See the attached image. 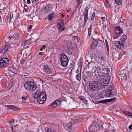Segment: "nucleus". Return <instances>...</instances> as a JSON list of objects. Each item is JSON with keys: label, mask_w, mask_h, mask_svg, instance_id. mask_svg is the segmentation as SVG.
<instances>
[{"label": "nucleus", "mask_w": 132, "mask_h": 132, "mask_svg": "<svg viewBox=\"0 0 132 132\" xmlns=\"http://www.w3.org/2000/svg\"><path fill=\"white\" fill-rule=\"evenodd\" d=\"M77 2L78 6H79L82 3V2L81 0H77Z\"/></svg>", "instance_id": "nucleus-48"}, {"label": "nucleus", "mask_w": 132, "mask_h": 132, "mask_svg": "<svg viewBox=\"0 0 132 132\" xmlns=\"http://www.w3.org/2000/svg\"><path fill=\"white\" fill-rule=\"evenodd\" d=\"M46 97V93L42 92L40 94V96L37 99V102L40 104H43L44 103Z\"/></svg>", "instance_id": "nucleus-6"}, {"label": "nucleus", "mask_w": 132, "mask_h": 132, "mask_svg": "<svg viewBox=\"0 0 132 132\" xmlns=\"http://www.w3.org/2000/svg\"><path fill=\"white\" fill-rule=\"evenodd\" d=\"M117 56V54H115V53H114V57H117V56Z\"/></svg>", "instance_id": "nucleus-64"}, {"label": "nucleus", "mask_w": 132, "mask_h": 132, "mask_svg": "<svg viewBox=\"0 0 132 132\" xmlns=\"http://www.w3.org/2000/svg\"><path fill=\"white\" fill-rule=\"evenodd\" d=\"M105 94L106 96L108 97H110L114 96L113 86L112 85H111L109 86V89L105 92Z\"/></svg>", "instance_id": "nucleus-8"}, {"label": "nucleus", "mask_w": 132, "mask_h": 132, "mask_svg": "<svg viewBox=\"0 0 132 132\" xmlns=\"http://www.w3.org/2000/svg\"><path fill=\"white\" fill-rule=\"evenodd\" d=\"M32 26H33L32 25H29V26L28 29L30 30V29H31V28H32Z\"/></svg>", "instance_id": "nucleus-55"}, {"label": "nucleus", "mask_w": 132, "mask_h": 132, "mask_svg": "<svg viewBox=\"0 0 132 132\" xmlns=\"http://www.w3.org/2000/svg\"><path fill=\"white\" fill-rule=\"evenodd\" d=\"M6 19L7 21L10 23L11 19V14L10 13L9 14V13L8 14L7 16Z\"/></svg>", "instance_id": "nucleus-37"}, {"label": "nucleus", "mask_w": 132, "mask_h": 132, "mask_svg": "<svg viewBox=\"0 0 132 132\" xmlns=\"http://www.w3.org/2000/svg\"><path fill=\"white\" fill-rule=\"evenodd\" d=\"M95 16V13H93V14L92 15V18L91 19V20L92 21H94V17Z\"/></svg>", "instance_id": "nucleus-47"}, {"label": "nucleus", "mask_w": 132, "mask_h": 132, "mask_svg": "<svg viewBox=\"0 0 132 132\" xmlns=\"http://www.w3.org/2000/svg\"><path fill=\"white\" fill-rule=\"evenodd\" d=\"M101 74H100L99 75V74H98V75H99V76L98 77V78H100V79L99 80V82H100V83L101 84V85L103 86L106 87L107 86H108V85L107 84H108L107 83L108 81L106 79H100L101 78H100L101 76L100 75H101ZM102 75H101V76H102Z\"/></svg>", "instance_id": "nucleus-10"}, {"label": "nucleus", "mask_w": 132, "mask_h": 132, "mask_svg": "<svg viewBox=\"0 0 132 132\" xmlns=\"http://www.w3.org/2000/svg\"><path fill=\"white\" fill-rule=\"evenodd\" d=\"M24 87L27 90L33 92L37 88L35 84L33 82L28 81L26 82L24 85Z\"/></svg>", "instance_id": "nucleus-2"}, {"label": "nucleus", "mask_w": 132, "mask_h": 132, "mask_svg": "<svg viewBox=\"0 0 132 132\" xmlns=\"http://www.w3.org/2000/svg\"><path fill=\"white\" fill-rule=\"evenodd\" d=\"M105 44L107 47V50H109V45L108 44V42L107 40H105Z\"/></svg>", "instance_id": "nucleus-49"}, {"label": "nucleus", "mask_w": 132, "mask_h": 132, "mask_svg": "<svg viewBox=\"0 0 132 132\" xmlns=\"http://www.w3.org/2000/svg\"><path fill=\"white\" fill-rule=\"evenodd\" d=\"M21 99L22 100H25L27 99L26 97L22 96L21 97Z\"/></svg>", "instance_id": "nucleus-54"}, {"label": "nucleus", "mask_w": 132, "mask_h": 132, "mask_svg": "<svg viewBox=\"0 0 132 132\" xmlns=\"http://www.w3.org/2000/svg\"><path fill=\"white\" fill-rule=\"evenodd\" d=\"M115 32L117 35H120L122 33V30L119 26L117 27L115 29Z\"/></svg>", "instance_id": "nucleus-18"}, {"label": "nucleus", "mask_w": 132, "mask_h": 132, "mask_svg": "<svg viewBox=\"0 0 132 132\" xmlns=\"http://www.w3.org/2000/svg\"><path fill=\"white\" fill-rule=\"evenodd\" d=\"M55 14L54 13H53L48 16V19L50 21H51L53 19L54 17Z\"/></svg>", "instance_id": "nucleus-33"}, {"label": "nucleus", "mask_w": 132, "mask_h": 132, "mask_svg": "<svg viewBox=\"0 0 132 132\" xmlns=\"http://www.w3.org/2000/svg\"><path fill=\"white\" fill-rule=\"evenodd\" d=\"M112 132H117V131L114 129H112Z\"/></svg>", "instance_id": "nucleus-61"}, {"label": "nucleus", "mask_w": 132, "mask_h": 132, "mask_svg": "<svg viewBox=\"0 0 132 132\" xmlns=\"http://www.w3.org/2000/svg\"><path fill=\"white\" fill-rule=\"evenodd\" d=\"M98 123L96 122H93L91 126L90 127V130L93 129L96 130L98 127Z\"/></svg>", "instance_id": "nucleus-16"}, {"label": "nucleus", "mask_w": 132, "mask_h": 132, "mask_svg": "<svg viewBox=\"0 0 132 132\" xmlns=\"http://www.w3.org/2000/svg\"><path fill=\"white\" fill-rule=\"evenodd\" d=\"M118 37V36H117V37L114 36L113 37V38L114 39H116V38H117Z\"/></svg>", "instance_id": "nucleus-60"}, {"label": "nucleus", "mask_w": 132, "mask_h": 132, "mask_svg": "<svg viewBox=\"0 0 132 132\" xmlns=\"http://www.w3.org/2000/svg\"><path fill=\"white\" fill-rule=\"evenodd\" d=\"M100 83L93 81H90L89 83L90 88L93 91L97 90L99 89Z\"/></svg>", "instance_id": "nucleus-7"}, {"label": "nucleus", "mask_w": 132, "mask_h": 132, "mask_svg": "<svg viewBox=\"0 0 132 132\" xmlns=\"http://www.w3.org/2000/svg\"><path fill=\"white\" fill-rule=\"evenodd\" d=\"M14 121L13 120H11L9 122V123L11 125H13L14 123Z\"/></svg>", "instance_id": "nucleus-52"}, {"label": "nucleus", "mask_w": 132, "mask_h": 132, "mask_svg": "<svg viewBox=\"0 0 132 132\" xmlns=\"http://www.w3.org/2000/svg\"><path fill=\"white\" fill-rule=\"evenodd\" d=\"M118 52L119 53V55L118 57V56L117 57H118L119 60H120L122 56L124 54H125L126 53L124 52L123 50H119Z\"/></svg>", "instance_id": "nucleus-26"}, {"label": "nucleus", "mask_w": 132, "mask_h": 132, "mask_svg": "<svg viewBox=\"0 0 132 132\" xmlns=\"http://www.w3.org/2000/svg\"><path fill=\"white\" fill-rule=\"evenodd\" d=\"M29 39L30 43L34 42L35 41L34 39L32 37H31Z\"/></svg>", "instance_id": "nucleus-46"}, {"label": "nucleus", "mask_w": 132, "mask_h": 132, "mask_svg": "<svg viewBox=\"0 0 132 132\" xmlns=\"http://www.w3.org/2000/svg\"><path fill=\"white\" fill-rule=\"evenodd\" d=\"M118 44L117 45V48L119 49H120L123 46V44L122 41L118 42Z\"/></svg>", "instance_id": "nucleus-29"}, {"label": "nucleus", "mask_w": 132, "mask_h": 132, "mask_svg": "<svg viewBox=\"0 0 132 132\" xmlns=\"http://www.w3.org/2000/svg\"><path fill=\"white\" fill-rule=\"evenodd\" d=\"M40 93L39 90L37 89L34 93L32 94V96L34 97L35 98H38Z\"/></svg>", "instance_id": "nucleus-20"}, {"label": "nucleus", "mask_w": 132, "mask_h": 132, "mask_svg": "<svg viewBox=\"0 0 132 132\" xmlns=\"http://www.w3.org/2000/svg\"><path fill=\"white\" fill-rule=\"evenodd\" d=\"M128 129L129 130L132 129V125H130Z\"/></svg>", "instance_id": "nucleus-56"}, {"label": "nucleus", "mask_w": 132, "mask_h": 132, "mask_svg": "<svg viewBox=\"0 0 132 132\" xmlns=\"http://www.w3.org/2000/svg\"><path fill=\"white\" fill-rule=\"evenodd\" d=\"M44 72L46 74H51L54 76L56 74L55 71L51 69L47 64H45L43 67Z\"/></svg>", "instance_id": "nucleus-4"}, {"label": "nucleus", "mask_w": 132, "mask_h": 132, "mask_svg": "<svg viewBox=\"0 0 132 132\" xmlns=\"http://www.w3.org/2000/svg\"><path fill=\"white\" fill-rule=\"evenodd\" d=\"M92 25H91L88 29V35L89 36L91 34L92 29Z\"/></svg>", "instance_id": "nucleus-39"}, {"label": "nucleus", "mask_w": 132, "mask_h": 132, "mask_svg": "<svg viewBox=\"0 0 132 132\" xmlns=\"http://www.w3.org/2000/svg\"><path fill=\"white\" fill-rule=\"evenodd\" d=\"M61 103V102L59 100H57L53 102L51 105V106L54 108H56Z\"/></svg>", "instance_id": "nucleus-17"}, {"label": "nucleus", "mask_w": 132, "mask_h": 132, "mask_svg": "<svg viewBox=\"0 0 132 132\" xmlns=\"http://www.w3.org/2000/svg\"><path fill=\"white\" fill-rule=\"evenodd\" d=\"M45 130L46 132H53L52 129L48 128H45Z\"/></svg>", "instance_id": "nucleus-44"}, {"label": "nucleus", "mask_w": 132, "mask_h": 132, "mask_svg": "<svg viewBox=\"0 0 132 132\" xmlns=\"http://www.w3.org/2000/svg\"><path fill=\"white\" fill-rule=\"evenodd\" d=\"M19 14H18V15H16V18L18 19V18H19Z\"/></svg>", "instance_id": "nucleus-62"}, {"label": "nucleus", "mask_w": 132, "mask_h": 132, "mask_svg": "<svg viewBox=\"0 0 132 132\" xmlns=\"http://www.w3.org/2000/svg\"><path fill=\"white\" fill-rule=\"evenodd\" d=\"M78 65L79 68L80 69H81L82 66V59H80L78 62Z\"/></svg>", "instance_id": "nucleus-36"}, {"label": "nucleus", "mask_w": 132, "mask_h": 132, "mask_svg": "<svg viewBox=\"0 0 132 132\" xmlns=\"http://www.w3.org/2000/svg\"><path fill=\"white\" fill-rule=\"evenodd\" d=\"M12 38L15 39H20V37L19 36V34H14L12 36H9V39Z\"/></svg>", "instance_id": "nucleus-28"}, {"label": "nucleus", "mask_w": 132, "mask_h": 132, "mask_svg": "<svg viewBox=\"0 0 132 132\" xmlns=\"http://www.w3.org/2000/svg\"><path fill=\"white\" fill-rule=\"evenodd\" d=\"M88 65V67L85 71V73L84 75L87 77H90V76H91V73H92L91 70H90L91 66L90 64H89Z\"/></svg>", "instance_id": "nucleus-12"}, {"label": "nucleus", "mask_w": 132, "mask_h": 132, "mask_svg": "<svg viewBox=\"0 0 132 132\" xmlns=\"http://www.w3.org/2000/svg\"><path fill=\"white\" fill-rule=\"evenodd\" d=\"M24 10L26 12H27L28 9V7L25 4H24Z\"/></svg>", "instance_id": "nucleus-50"}, {"label": "nucleus", "mask_w": 132, "mask_h": 132, "mask_svg": "<svg viewBox=\"0 0 132 132\" xmlns=\"http://www.w3.org/2000/svg\"><path fill=\"white\" fill-rule=\"evenodd\" d=\"M90 70H91V71L93 75H96L98 73H100V72L98 71L95 68H93L92 67H91Z\"/></svg>", "instance_id": "nucleus-27"}, {"label": "nucleus", "mask_w": 132, "mask_h": 132, "mask_svg": "<svg viewBox=\"0 0 132 132\" xmlns=\"http://www.w3.org/2000/svg\"><path fill=\"white\" fill-rule=\"evenodd\" d=\"M123 113L126 117L128 118L131 117L132 118V113L129 112L127 111H124L123 112Z\"/></svg>", "instance_id": "nucleus-23"}, {"label": "nucleus", "mask_w": 132, "mask_h": 132, "mask_svg": "<svg viewBox=\"0 0 132 132\" xmlns=\"http://www.w3.org/2000/svg\"><path fill=\"white\" fill-rule=\"evenodd\" d=\"M46 45H43L42 47H41V48L40 50H43V49H44L45 48H46Z\"/></svg>", "instance_id": "nucleus-51"}, {"label": "nucleus", "mask_w": 132, "mask_h": 132, "mask_svg": "<svg viewBox=\"0 0 132 132\" xmlns=\"http://www.w3.org/2000/svg\"><path fill=\"white\" fill-rule=\"evenodd\" d=\"M97 50H89L88 52V55L89 54L90 55H93V56L96 55L97 54H98L99 52H97Z\"/></svg>", "instance_id": "nucleus-21"}, {"label": "nucleus", "mask_w": 132, "mask_h": 132, "mask_svg": "<svg viewBox=\"0 0 132 132\" xmlns=\"http://www.w3.org/2000/svg\"><path fill=\"white\" fill-rule=\"evenodd\" d=\"M57 26L59 27V34L61 33L65 29V27L63 26V24L59 23L57 25Z\"/></svg>", "instance_id": "nucleus-22"}, {"label": "nucleus", "mask_w": 132, "mask_h": 132, "mask_svg": "<svg viewBox=\"0 0 132 132\" xmlns=\"http://www.w3.org/2000/svg\"><path fill=\"white\" fill-rule=\"evenodd\" d=\"M30 43L29 42V40L28 39L26 41H24L23 42H22L21 43V45L23 47L26 46L27 47L28 45L30 44Z\"/></svg>", "instance_id": "nucleus-25"}, {"label": "nucleus", "mask_w": 132, "mask_h": 132, "mask_svg": "<svg viewBox=\"0 0 132 132\" xmlns=\"http://www.w3.org/2000/svg\"><path fill=\"white\" fill-rule=\"evenodd\" d=\"M60 56L61 65L64 67H67L69 61L68 57L64 53L61 54Z\"/></svg>", "instance_id": "nucleus-3"}, {"label": "nucleus", "mask_w": 132, "mask_h": 132, "mask_svg": "<svg viewBox=\"0 0 132 132\" xmlns=\"http://www.w3.org/2000/svg\"><path fill=\"white\" fill-rule=\"evenodd\" d=\"M89 8L88 7H86L85 10L84 14L88 15V12Z\"/></svg>", "instance_id": "nucleus-45"}, {"label": "nucleus", "mask_w": 132, "mask_h": 132, "mask_svg": "<svg viewBox=\"0 0 132 132\" xmlns=\"http://www.w3.org/2000/svg\"><path fill=\"white\" fill-rule=\"evenodd\" d=\"M12 44H11L10 45H6L5 47L4 50H8V49L11 48L12 47Z\"/></svg>", "instance_id": "nucleus-41"}, {"label": "nucleus", "mask_w": 132, "mask_h": 132, "mask_svg": "<svg viewBox=\"0 0 132 132\" xmlns=\"http://www.w3.org/2000/svg\"><path fill=\"white\" fill-rule=\"evenodd\" d=\"M115 2L117 4L121 5L122 3V0H116Z\"/></svg>", "instance_id": "nucleus-43"}, {"label": "nucleus", "mask_w": 132, "mask_h": 132, "mask_svg": "<svg viewBox=\"0 0 132 132\" xmlns=\"http://www.w3.org/2000/svg\"><path fill=\"white\" fill-rule=\"evenodd\" d=\"M76 46L74 43H69L67 46L68 50H74L76 48Z\"/></svg>", "instance_id": "nucleus-19"}, {"label": "nucleus", "mask_w": 132, "mask_h": 132, "mask_svg": "<svg viewBox=\"0 0 132 132\" xmlns=\"http://www.w3.org/2000/svg\"><path fill=\"white\" fill-rule=\"evenodd\" d=\"M99 58L101 60L103 61V63L104 62L106 64V58L104 54H103L100 52L99 51Z\"/></svg>", "instance_id": "nucleus-14"}, {"label": "nucleus", "mask_w": 132, "mask_h": 132, "mask_svg": "<svg viewBox=\"0 0 132 132\" xmlns=\"http://www.w3.org/2000/svg\"><path fill=\"white\" fill-rule=\"evenodd\" d=\"M8 70L14 73L16 72V70L15 68L12 67H11L8 68Z\"/></svg>", "instance_id": "nucleus-32"}, {"label": "nucleus", "mask_w": 132, "mask_h": 132, "mask_svg": "<svg viewBox=\"0 0 132 132\" xmlns=\"http://www.w3.org/2000/svg\"><path fill=\"white\" fill-rule=\"evenodd\" d=\"M115 97L108 99H105L101 100L99 101L100 103H105L107 102H112L113 101Z\"/></svg>", "instance_id": "nucleus-24"}, {"label": "nucleus", "mask_w": 132, "mask_h": 132, "mask_svg": "<svg viewBox=\"0 0 132 132\" xmlns=\"http://www.w3.org/2000/svg\"><path fill=\"white\" fill-rule=\"evenodd\" d=\"M84 81H85V83H88L90 81V77H87L86 75H84L82 76Z\"/></svg>", "instance_id": "nucleus-30"}, {"label": "nucleus", "mask_w": 132, "mask_h": 132, "mask_svg": "<svg viewBox=\"0 0 132 132\" xmlns=\"http://www.w3.org/2000/svg\"><path fill=\"white\" fill-rule=\"evenodd\" d=\"M27 3L28 4H30V0H27Z\"/></svg>", "instance_id": "nucleus-59"}, {"label": "nucleus", "mask_w": 132, "mask_h": 132, "mask_svg": "<svg viewBox=\"0 0 132 132\" xmlns=\"http://www.w3.org/2000/svg\"><path fill=\"white\" fill-rule=\"evenodd\" d=\"M81 72H80L79 74H77L76 76V78L77 79L80 81L81 79Z\"/></svg>", "instance_id": "nucleus-38"}, {"label": "nucleus", "mask_w": 132, "mask_h": 132, "mask_svg": "<svg viewBox=\"0 0 132 132\" xmlns=\"http://www.w3.org/2000/svg\"><path fill=\"white\" fill-rule=\"evenodd\" d=\"M7 108L9 109H12L14 111H15L18 109L17 107L13 105H8Z\"/></svg>", "instance_id": "nucleus-31"}, {"label": "nucleus", "mask_w": 132, "mask_h": 132, "mask_svg": "<svg viewBox=\"0 0 132 132\" xmlns=\"http://www.w3.org/2000/svg\"><path fill=\"white\" fill-rule=\"evenodd\" d=\"M11 129H12V132H13V131H14L13 130V127H12L11 128Z\"/></svg>", "instance_id": "nucleus-63"}, {"label": "nucleus", "mask_w": 132, "mask_h": 132, "mask_svg": "<svg viewBox=\"0 0 132 132\" xmlns=\"http://www.w3.org/2000/svg\"><path fill=\"white\" fill-rule=\"evenodd\" d=\"M127 36L125 35H123L122 36V37L121 38V41L123 43L125 42V40L127 39Z\"/></svg>", "instance_id": "nucleus-34"}, {"label": "nucleus", "mask_w": 132, "mask_h": 132, "mask_svg": "<svg viewBox=\"0 0 132 132\" xmlns=\"http://www.w3.org/2000/svg\"><path fill=\"white\" fill-rule=\"evenodd\" d=\"M24 60H23V59H22V60H21V61H20V63L21 64H23V62H24Z\"/></svg>", "instance_id": "nucleus-57"}, {"label": "nucleus", "mask_w": 132, "mask_h": 132, "mask_svg": "<svg viewBox=\"0 0 132 132\" xmlns=\"http://www.w3.org/2000/svg\"><path fill=\"white\" fill-rule=\"evenodd\" d=\"M52 8V5L51 4H47L44 8L45 12H50Z\"/></svg>", "instance_id": "nucleus-15"}, {"label": "nucleus", "mask_w": 132, "mask_h": 132, "mask_svg": "<svg viewBox=\"0 0 132 132\" xmlns=\"http://www.w3.org/2000/svg\"><path fill=\"white\" fill-rule=\"evenodd\" d=\"M101 19L102 20V22H105V18L104 17H102L101 18Z\"/></svg>", "instance_id": "nucleus-53"}, {"label": "nucleus", "mask_w": 132, "mask_h": 132, "mask_svg": "<svg viewBox=\"0 0 132 132\" xmlns=\"http://www.w3.org/2000/svg\"><path fill=\"white\" fill-rule=\"evenodd\" d=\"M80 99L82 101L84 102H86V100L85 99V97L83 96H80L79 97Z\"/></svg>", "instance_id": "nucleus-40"}, {"label": "nucleus", "mask_w": 132, "mask_h": 132, "mask_svg": "<svg viewBox=\"0 0 132 132\" xmlns=\"http://www.w3.org/2000/svg\"><path fill=\"white\" fill-rule=\"evenodd\" d=\"M127 71L125 69H122L121 68L118 73L119 75V77L122 80H126L127 78Z\"/></svg>", "instance_id": "nucleus-5"}, {"label": "nucleus", "mask_w": 132, "mask_h": 132, "mask_svg": "<svg viewBox=\"0 0 132 132\" xmlns=\"http://www.w3.org/2000/svg\"><path fill=\"white\" fill-rule=\"evenodd\" d=\"M88 15L84 14V26L85 25L86 22H87V21L88 20Z\"/></svg>", "instance_id": "nucleus-35"}, {"label": "nucleus", "mask_w": 132, "mask_h": 132, "mask_svg": "<svg viewBox=\"0 0 132 132\" xmlns=\"http://www.w3.org/2000/svg\"><path fill=\"white\" fill-rule=\"evenodd\" d=\"M9 62V60L8 58L4 57L0 60V68L4 67L7 63Z\"/></svg>", "instance_id": "nucleus-9"}, {"label": "nucleus", "mask_w": 132, "mask_h": 132, "mask_svg": "<svg viewBox=\"0 0 132 132\" xmlns=\"http://www.w3.org/2000/svg\"><path fill=\"white\" fill-rule=\"evenodd\" d=\"M68 53L69 55H73L75 54L74 52H73V50H68Z\"/></svg>", "instance_id": "nucleus-42"}, {"label": "nucleus", "mask_w": 132, "mask_h": 132, "mask_svg": "<svg viewBox=\"0 0 132 132\" xmlns=\"http://www.w3.org/2000/svg\"><path fill=\"white\" fill-rule=\"evenodd\" d=\"M73 124L70 122L69 123H65L63 124V126L64 128L68 130H70L71 129Z\"/></svg>", "instance_id": "nucleus-13"}, {"label": "nucleus", "mask_w": 132, "mask_h": 132, "mask_svg": "<svg viewBox=\"0 0 132 132\" xmlns=\"http://www.w3.org/2000/svg\"><path fill=\"white\" fill-rule=\"evenodd\" d=\"M39 54L40 55H44V53L43 52H39Z\"/></svg>", "instance_id": "nucleus-58"}, {"label": "nucleus", "mask_w": 132, "mask_h": 132, "mask_svg": "<svg viewBox=\"0 0 132 132\" xmlns=\"http://www.w3.org/2000/svg\"><path fill=\"white\" fill-rule=\"evenodd\" d=\"M92 37L93 39L95 40V42H94L91 44L90 48L92 50H94L95 49H97V45L96 44V43H98V40L95 37Z\"/></svg>", "instance_id": "nucleus-11"}, {"label": "nucleus", "mask_w": 132, "mask_h": 132, "mask_svg": "<svg viewBox=\"0 0 132 132\" xmlns=\"http://www.w3.org/2000/svg\"><path fill=\"white\" fill-rule=\"evenodd\" d=\"M98 64L101 65L98 66L96 67H95V68L100 73H102L103 74L107 75L109 74L111 67L109 65H106L104 62L103 63L100 62L98 63Z\"/></svg>", "instance_id": "nucleus-1"}]
</instances>
